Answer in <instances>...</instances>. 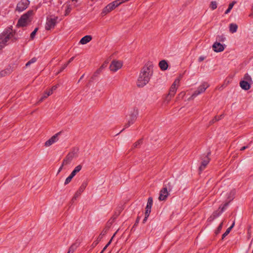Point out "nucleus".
Masks as SVG:
<instances>
[{
    "label": "nucleus",
    "mask_w": 253,
    "mask_h": 253,
    "mask_svg": "<svg viewBox=\"0 0 253 253\" xmlns=\"http://www.w3.org/2000/svg\"><path fill=\"white\" fill-rule=\"evenodd\" d=\"M138 114V109L137 108H134L129 115V118L128 120L127 124H126L127 126H130L134 123L137 119Z\"/></svg>",
    "instance_id": "10"
},
{
    "label": "nucleus",
    "mask_w": 253,
    "mask_h": 253,
    "mask_svg": "<svg viewBox=\"0 0 253 253\" xmlns=\"http://www.w3.org/2000/svg\"><path fill=\"white\" fill-rule=\"evenodd\" d=\"M92 39V38L91 36L86 35L81 39L79 43L81 44H85L90 42Z\"/></svg>",
    "instance_id": "19"
},
{
    "label": "nucleus",
    "mask_w": 253,
    "mask_h": 253,
    "mask_svg": "<svg viewBox=\"0 0 253 253\" xmlns=\"http://www.w3.org/2000/svg\"><path fill=\"white\" fill-rule=\"evenodd\" d=\"M87 182H84L81 186L79 187V189L76 191L75 193L73 198L72 201L76 200L77 198H78L84 192L86 187L87 186Z\"/></svg>",
    "instance_id": "13"
},
{
    "label": "nucleus",
    "mask_w": 253,
    "mask_h": 253,
    "mask_svg": "<svg viewBox=\"0 0 253 253\" xmlns=\"http://www.w3.org/2000/svg\"><path fill=\"white\" fill-rule=\"evenodd\" d=\"M74 252V246H72L69 249V251L67 253H73Z\"/></svg>",
    "instance_id": "40"
},
{
    "label": "nucleus",
    "mask_w": 253,
    "mask_h": 253,
    "mask_svg": "<svg viewBox=\"0 0 253 253\" xmlns=\"http://www.w3.org/2000/svg\"><path fill=\"white\" fill-rule=\"evenodd\" d=\"M205 59V57L204 56H200L199 59H198V61L199 62H202L203 61L204 59Z\"/></svg>",
    "instance_id": "46"
},
{
    "label": "nucleus",
    "mask_w": 253,
    "mask_h": 253,
    "mask_svg": "<svg viewBox=\"0 0 253 253\" xmlns=\"http://www.w3.org/2000/svg\"><path fill=\"white\" fill-rule=\"evenodd\" d=\"M116 234V232L114 234V235L113 236V237H112V238L111 239V240L109 241V242L107 243V244L106 245V246L107 247H108L109 246V245L111 244L114 237L115 236V234Z\"/></svg>",
    "instance_id": "44"
},
{
    "label": "nucleus",
    "mask_w": 253,
    "mask_h": 253,
    "mask_svg": "<svg viewBox=\"0 0 253 253\" xmlns=\"http://www.w3.org/2000/svg\"><path fill=\"white\" fill-rule=\"evenodd\" d=\"M148 216H149L145 215V217H144V218L143 219V223H145L146 222V221L147 220V218L148 217Z\"/></svg>",
    "instance_id": "49"
},
{
    "label": "nucleus",
    "mask_w": 253,
    "mask_h": 253,
    "mask_svg": "<svg viewBox=\"0 0 253 253\" xmlns=\"http://www.w3.org/2000/svg\"><path fill=\"white\" fill-rule=\"evenodd\" d=\"M36 61V58H33L32 59H31L29 61H28L26 64V66L27 67V66H29L30 64H31L32 63H35Z\"/></svg>",
    "instance_id": "35"
},
{
    "label": "nucleus",
    "mask_w": 253,
    "mask_h": 253,
    "mask_svg": "<svg viewBox=\"0 0 253 253\" xmlns=\"http://www.w3.org/2000/svg\"><path fill=\"white\" fill-rule=\"evenodd\" d=\"M169 193L167 187H164L160 191L158 199L159 201H165L167 199Z\"/></svg>",
    "instance_id": "14"
},
{
    "label": "nucleus",
    "mask_w": 253,
    "mask_h": 253,
    "mask_svg": "<svg viewBox=\"0 0 253 253\" xmlns=\"http://www.w3.org/2000/svg\"><path fill=\"white\" fill-rule=\"evenodd\" d=\"M83 77H84V75H83V76L81 77L80 80H81V79H82V78H83Z\"/></svg>",
    "instance_id": "55"
},
{
    "label": "nucleus",
    "mask_w": 253,
    "mask_h": 253,
    "mask_svg": "<svg viewBox=\"0 0 253 253\" xmlns=\"http://www.w3.org/2000/svg\"><path fill=\"white\" fill-rule=\"evenodd\" d=\"M123 65V62L121 60H113L110 63L109 68L111 71L116 72L121 69Z\"/></svg>",
    "instance_id": "7"
},
{
    "label": "nucleus",
    "mask_w": 253,
    "mask_h": 253,
    "mask_svg": "<svg viewBox=\"0 0 253 253\" xmlns=\"http://www.w3.org/2000/svg\"><path fill=\"white\" fill-rule=\"evenodd\" d=\"M38 29L37 28H36L34 30V31H33L32 32V33L30 35V38L31 40H33L34 39V38H35V35L36 34V33L38 31Z\"/></svg>",
    "instance_id": "34"
},
{
    "label": "nucleus",
    "mask_w": 253,
    "mask_h": 253,
    "mask_svg": "<svg viewBox=\"0 0 253 253\" xmlns=\"http://www.w3.org/2000/svg\"><path fill=\"white\" fill-rule=\"evenodd\" d=\"M212 49L215 52H219L223 51L224 47L220 43L215 42L212 45Z\"/></svg>",
    "instance_id": "16"
},
{
    "label": "nucleus",
    "mask_w": 253,
    "mask_h": 253,
    "mask_svg": "<svg viewBox=\"0 0 253 253\" xmlns=\"http://www.w3.org/2000/svg\"><path fill=\"white\" fill-rule=\"evenodd\" d=\"M224 221V220L222 221L220 223V224H219L218 227L217 228V229L215 230V233L216 235L220 233V232L221 231V229L222 228V227H223Z\"/></svg>",
    "instance_id": "30"
},
{
    "label": "nucleus",
    "mask_w": 253,
    "mask_h": 253,
    "mask_svg": "<svg viewBox=\"0 0 253 253\" xmlns=\"http://www.w3.org/2000/svg\"><path fill=\"white\" fill-rule=\"evenodd\" d=\"M74 58V57L71 58L66 64H69L71 62H72Z\"/></svg>",
    "instance_id": "48"
},
{
    "label": "nucleus",
    "mask_w": 253,
    "mask_h": 253,
    "mask_svg": "<svg viewBox=\"0 0 253 253\" xmlns=\"http://www.w3.org/2000/svg\"><path fill=\"white\" fill-rule=\"evenodd\" d=\"M116 234V232L114 234V235L113 236V237H112V238L111 239V240L109 241V242L107 243V244L106 245V246L107 247H108L109 246V245L111 244L114 237L115 236V234Z\"/></svg>",
    "instance_id": "43"
},
{
    "label": "nucleus",
    "mask_w": 253,
    "mask_h": 253,
    "mask_svg": "<svg viewBox=\"0 0 253 253\" xmlns=\"http://www.w3.org/2000/svg\"><path fill=\"white\" fill-rule=\"evenodd\" d=\"M74 177V176L73 175H72L71 174H70V175L68 177H67V178L66 179V180L65 181V183H64L65 185H67L68 183H69Z\"/></svg>",
    "instance_id": "33"
},
{
    "label": "nucleus",
    "mask_w": 253,
    "mask_h": 253,
    "mask_svg": "<svg viewBox=\"0 0 253 253\" xmlns=\"http://www.w3.org/2000/svg\"><path fill=\"white\" fill-rule=\"evenodd\" d=\"M82 169V166L81 165H79L75 167L74 169L71 172V174L75 176L76 174L79 172Z\"/></svg>",
    "instance_id": "25"
},
{
    "label": "nucleus",
    "mask_w": 253,
    "mask_h": 253,
    "mask_svg": "<svg viewBox=\"0 0 253 253\" xmlns=\"http://www.w3.org/2000/svg\"><path fill=\"white\" fill-rule=\"evenodd\" d=\"M185 95V92H181L178 95V98H183Z\"/></svg>",
    "instance_id": "41"
},
{
    "label": "nucleus",
    "mask_w": 253,
    "mask_h": 253,
    "mask_svg": "<svg viewBox=\"0 0 253 253\" xmlns=\"http://www.w3.org/2000/svg\"><path fill=\"white\" fill-rule=\"evenodd\" d=\"M180 80L181 77H178L175 80L173 83L172 84L169 91L171 96H174L176 90L179 86Z\"/></svg>",
    "instance_id": "9"
},
{
    "label": "nucleus",
    "mask_w": 253,
    "mask_h": 253,
    "mask_svg": "<svg viewBox=\"0 0 253 253\" xmlns=\"http://www.w3.org/2000/svg\"><path fill=\"white\" fill-rule=\"evenodd\" d=\"M34 11L29 10L27 13L21 16L19 19L17 26L18 27H25L29 24L32 20Z\"/></svg>",
    "instance_id": "3"
},
{
    "label": "nucleus",
    "mask_w": 253,
    "mask_h": 253,
    "mask_svg": "<svg viewBox=\"0 0 253 253\" xmlns=\"http://www.w3.org/2000/svg\"><path fill=\"white\" fill-rule=\"evenodd\" d=\"M247 148V146H243L241 148V151H243Z\"/></svg>",
    "instance_id": "50"
},
{
    "label": "nucleus",
    "mask_w": 253,
    "mask_h": 253,
    "mask_svg": "<svg viewBox=\"0 0 253 253\" xmlns=\"http://www.w3.org/2000/svg\"><path fill=\"white\" fill-rule=\"evenodd\" d=\"M174 96H171L170 94V93L169 92L168 95L167 96V97H166L165 100H164V103L166 104H168L169 103V102L170 101L171 98L173 97Z\"/></svg>",
    "instance_id": "31"
},
{
    "label": "nucleus",
    "mask_w": 253,
    "mask_h": 253,
    "mask_svg": "<svg viewBox=\"0 0 253 253\" xmlns=\"http://www.w3.org/2000/svg\"><path fill=\"white\" fill-rule=\"evenodd\" d=\"M116 234V232L114 234V235L113 236V237H112V238L111 239V240L109 241V242L107 243V244L106 245V246L107 247H108L109 246V245L111 244L114 237L115 236V234Z\"/></svg>",
    "instance_id": "45"
},
{
    "label": "nucleus",
    "mask_w": 253,
    "mask_h": 253,
    "mask_svg": "<svg viewBox=\"0 0 253 253\" xmlns=\"http://www.w3.org/2000/svg\"><path fill=\"white\" fill-rule=\"evenodd\" d=\"M210 160L209 158L206 157V159L202 161L201 165L199 167V170L200 171H203L206 168L210 162Z\"/></svg>",
    "instance_id": "20"
},
{
    "label": "nucleus",
    "mask_w": 253,
    "mask_h": 253,
    "mask_svg": "<svg viewBox=\"0 0 253 253\" xmlns=\"http://www.w3.org/2000/svg\"><path fill=\"white\" fill-rule=\"evenodd\" d=\"M60 132H58L56 134H55L54 135H53L52 137H51L48 140H47L45 143H44V146L45 147H48L55 143V142H57V141L59 139L58 136L60 134Z\"/></svg>",
    "instance_id": "11"
},
{
    "label": "nucleus",
    "mask_w": 253,
    "mask_h": 253,
    "mask_svg": "<svg viewBox=\"0 0 253 253\" xmlns=\"http://www.w3.org/2000/svg\"><path fill=\"white\" fill-rule=\"evenodd\" d=\"M217 3L215 1H212L210 5V7L212 10H214L217 8Z\"/></svg>",
    "instance_id": "32"
},
{
    "label": "nucleus",
    "mask_w": 253,
    "mask_h": 253,
    "mask_svg": "<svg viewBox=\"0 0 253 253\" xmlns=\"http://www.w3.org/2000/svg\"><path fill=\"white\" fill-rule=\"evenodd\" d=\"M57 88V85H56L53 86L51 88L48 89L47 90H51V94H52L53 93V91L54 90H56Z\"/></svg>",
    "instance_id": "38"
},
{
    "label": "nucleus",
    "mask_w": 253,
    "mask_h": 253,
    "mask_svg": "<svg viewBox=\"0 0 253 253\" xmlns=\"http://www.w3.org/2000/svg\"><path fill=\"white\" fill-rule=\"evenodd\" d=\"M235 225V222H234L233 223V224H232V225L229 227L227 230L226 231H225V232L222 235V239H224V238H225L229 233L231 231V229L233 228V227H234Z\"/></svg>",
    "instance_id": "27"
},
{
    "label": "nucleus",
    "mask_w": 253,
    "mask_h": 253,
    "mask_svg": "<svg viewBox=\"0 0 253 253\" xmlns=\"http://www.w3.org/2000/svg\"><path fill=\"white\" fill-rule=\"evenodd\" d=\"M153 73V66L151 64H146L141 70L137 81V85L142 87L149 82Z\"/></svg>",
    "instance_id": "1"
},
{
    "label": "nucleus",
    "mask_w": 253,
    "mask_h": 253,
    "mask_svg": "<svg viewBox=\"0 0 253 253\" xmlns=\"http://www.w3.org/2000/svg\"><path fill=\"white\" fill-rule=\"evenodd\" d=\"M72 1H75V2H77V0H72Z\"/></svg>",
    "instance_id": "54"
},
{
    "label": "nucleus",
    "mask_w": 253,
    "mask_h": 253,
    "mask_svg": "<svg viewBox=\"0 0 253 253\" xmlns=\"http://www.w3.org/2000/svg\"><path fill=\"white\" fill-rule=\"evenodd\" d=\"M104 66H105V65H102L100 67V69H99V70H101V69H102L104 68Z\"/></svg>",
    "instance_id": "52"
},
{
    "label": "nucleus",
    "mask_w": 253,
    "mask_h": 253,
    "mask_svg": "<svg viewBox=\"0 0 253 253\" xmlns=\"http://www.w3.org/2000/svg\"><path fill=\"white\" fill-rule=\"evenodd\" d=\"M209 86V84L207 83H204L200 85L197 89L193 93L189 100L194 99L199 94L204 92L206 89Z\"/></svg>",
    "instance_id": "8"
},
{
    "label": "nucleus",
    "mask_w": 253,
    "mask_h": 253,
    "mask_svg": "<svg viewBox=\"0 0 253 253\" xmlns=\"http://www.w3.org/2000/svg\"><path fill=\"white\" fill-rule=\"evenodd\" d=\"M121 5L119 0H116L108 4L103 8L101 12L102 16H104L113 10L115 8Z\"/></svg>",
    "instance_id": "4"
},
{
    "label": "nucleus",
    "mask_w": 253,
    "mask_h": 253,
    "mask_svg": "<svg viewBox=\"0 0 253 253\" xmlns=\"http://www.w3.org/2000/svg\"><path fill=\"white\" fill-rule=\"evenodd\" d=\"M238 26L234 23H231L229 25V31L231 33H235L237 31Z\"/></svg>",
    "instance_id": "24"
},
{
    "label": "nucleus",
    "mask_w": 253,
    "mask_h": 253,
    "mask_svg": "<svg viewBox=\"0 0 253 253\" xmlns=\"http://www.w3.org/2000/svg\"><path fill=\"white\" fill-rule=\"evenodd\" d=\"M251 84L250 83L244 81H241L240 82V87L245 90H248L250 89L251 87V84Z\"/></svg>",
    "instance_id": "17"
},
{
    "label": "nucleus",
    "mask_w": 253,
    "mask_h": 253,
    "mask_svg": "<svg viewBox=\"0 0 253 253\" xmlns=\"http://www.w3.org/2000/svg\"><path fill=\"white\" fill-rule=\"evenodd\" d=\"M71 10V8L68 7L67 9L66 10V14H67L69 12H70Z\"/></svg>",
    "instance_id": "47"
},
{
    "label": "nucleus",
    "mask_w": 253,
    "mask_h": 253,
    "mask_svg": "<svg viewBox=\"0 0 253 253\" xmlns=\"http://www.w3.org/2000/svg\"><path fill=\"white\" fill-rule=\"evenodd\" d=\"M153 205V199L152 197H149L148 199V202L146 207L145 208V215L149 216L151 212V209Z\"/></svg>",
    "instance_id": "15"
},
{
    "label": "nucleus",
    "mask_w": 253,
    "mask_h": 253,
    "mask_svg": "<svg viewBox=\"0 0 253 253\" xmlns=\"http://www.w3.org/2000/svg\"><path fill=\"white\" fill-rule=\"evenodd\" d=\"M68 65V64H65L61 68V69H60L59 71L58 72V73H57V74H59V73H60L61 72H62L64 69H65L66 67Z\"/></svg>",
    "instance_id": "37"
},
{
    "label": "nucleus",
    "mask_w": 253,
    "mask_h": 253,
    "mask_svg": "<svg viewBox=\"0 0 253 253\" xmlns=\"http://www.w3.org/2000/svg\"><path fill=\"white\" fill-rule=\"evenodd\" d=\"M29 4L28 0H21L16 6V10L21 12L26 9Z\"/></svg>",
    "instance_id": "12"
},
{
    "label": "nucleus",
    "mask_w": 253,
    "mask_h": 253,
    "mask_svg": "<svg viewBox=\"0 0 253 253\" xmlns=\"http://www.w3.org/2000/svg\"><path fill=\"white\" fill-rule=\"evenodd\" d=\"M235 195V190H232L230 193L229 194V196L228 197V202L226 203H229L231 201H232L234 198V196Z\"/></svg>",
    "instance_id": "26"
},
{
    "label": "nucleus",
    "mask_w": 253,
    "mask_h": 253,
    "mask_svg": "<svg viewBox=\"0 0 253 253\" xmlns=\"http://www.w3.org/2000/svg\"><path fill=\"white\" fill-rule=\"evenodd\" d=\"M220 119L219 116H215L214 118L211 121L210 123L211 124L214 123V122L218 121Z\"/></svg>",
    "instance_id": "36"
},
{
    "label": "nucleus",
    "mask_w": 253,
    "mask_h": 253,
    "mask_svg": "<svg viewBox=\"0 0 253 253\" xmlns=\"http://www.w3.org/2000/svg\"><path fill=\"white\" fill-rule=\"evenodd\" d=\"M15 32L12 29L8 28L0 34V50L2 49L6 45L9 40L15 42L17 39L14 37Z\"/></svg>",
    "instance_id": "2"
},
{
    "label": "nucleus",
    "mask_w": 253,
    "mask_h": 253,
    "mask_svg": "<svg viewBox=\"0 0 253 253\" xmlns=\"http://www.w3.org/2000/svg\"><path fill=\"white\" fill-rule=\"evenodd\" d=\"M168 186H170V183H169Z\"/></svg>",
    "instance_id": "56"
},
{
    "label": "nucleus",
    "mask_w": 253,
    "mask_h": 253,
    "mask_svg": "<svg viewBox=\"0 0 253 253\" xmlns=\"http://www.w3.org/2000/svg\"><path fill=\"white\" fill-rule=\"evenodd\" d=\"M227 205L228 203H225L222 208H221L220 207L219 208V210L220 209V211H216L214 212L213 213V218H215L221 214V213L224 211V209Z\"/></svg>",
    "instance_id": "22"
},
{
    "label": "nucleus",
    "mask_w": 253,
    "mask_h": 253,
    "mask_svg": "<svg viewBox=\"0 0 253 253\" xmlns=\"http://www.w3.org/2000/svg\"><path fill=\"white\" fill-rule=\"evenodd\" d=\"M78 156V150L73 149L72 151L70 152L66 157L64 159L62 162V166H66L69 164L73 159L77 157Z\"/></svg>",
    "instance_id": "5"
},
{
    "label": "nucleus",
    "mask_w": 253,
    "mask_h": 253,
    "mask_svg": "<svg viewBox=\"0 0 253 253\" xmlns=\"http://www.w3.org/2000/svg\"><path fill=\"white\" fill-rule=\"evenodd\" d=\"M249 17H252V18H253V5H252V8H251V13L249 14Z\"/></svg>",
    "instance_id": "42"
},
{
    "label": "nucleus",
    "mask_w": 253,
    "mask_h": 253,
    "mask_svg": "<svg viewBox=\"0 0 253 253\" xmlns=\"http://www.w3.org/2000/svg\"><path fill=\"white\" fill-rule=\"evenodd\" d=\"M242 81L250 83L251 84L253 83V81L251 76L249 75L248 73H246L244 75Z\"/></svg>",
    "instance_id": "23"
},
{
    "label": "nucleus",
    "mask_w": 253,
    "mask_h": 253,
    "mask_svg": "<svg viewBox=\"0 0 253 253\" xmlns=\"http://www.w3.org/2000/svg\"><path fill=\"white\" fill-rule=\"evenodd\" d=\"M63 167V166H62V165L60 167V168L59 169V171H60L61 170V169H62Z\"/></svg>",
    "instance_id": "53"
},
{
    "label": "nucleus",
    "mask_w": 253,
    "mask_h": 253,
    "mask_svg": "<svg viewBox=\"0 0 253 253\" xmlns=\"http://www.w3.org/2000/svg\"><path fill=\"white\" fill-rule=\"evenodd\" d=\"M10 72L8 69H6L4 70H2L0 72V78L5 77L7 75L10 74Z\"/></svg>",
    "instance_id": "28"
},
{
    "label": "nucleus",
    "mask_w": 253,
    "mask_h": 253,
    "mask_svg": "<svg viewBox=\"0 0 253 253\" xmlns=\"http://www.w3.org/2000/svg\"><path fill=\"white\" fill-rule=\"evenodd\" d=\"M236 2L234 1L232 2L231 3H230L229 4V6H228V9L225 12V14H228V13L230 12V11H231V10L232 9V8H233L234 5L236 3Z\"/></svg>",
    "instance_id": "29"
},
{
    "label": "nucleus",
    "mask_w": 253,
    "mask_h": 253,
    "mask_svg": "<svg viewBox=\"0 0 253 253\" xmlns=\"http://www.w3.org/2000/svg\"><path fill=\"white\" fill-rule=\"evenodd\" d=\"M58 17L57 16H50L47 18L46 22L45 24V29L46 30H50L53 29L57 21Z\"/></svg>",
    "instance_id": "6"
},
{
    "label": "nucleus",
    "mask_w": 253,
    "mask_h": 253,
    "mask_svg": "<svg viewBox=\"0 0 253 253\" xmlns=\"http://www.w3.org/2000/svg\"><path fill=\"white\" fill-rule=\"evenodd\" d=\"M159 65L160 69L163 71L166 70L169 66L167 62L165 60L161 61L159 62Z\"/></svg>",
    "instance_id": "21"
},
{
    "label": "nucleus",
    "mask_w": 253,
    "mask_h": 253,
    "mask_svg": "<svg viewBox=\"0 0 253 253\" xmlns=\"http://www.w3.org/2000/svg\"><path fill=\"white\" fill-rule=\"evenodd\" d=\"M107 247L105 246L100 253H103Z\"/></svg>",
    "instance_id": "51"
},
{
    "label": "nucleus",
    "mask_w": 253,
    "mask_h": 253,
    "mask_svg": "<svg viewBox=\"0 0 253 253\" xmlns=\"http://www.w3.org/2000/svg\"><path fill=\"white\" fill-rule=\"evenodd\" d=\"M51 90H48L46 89L42 94L41 97L39 99L38 103H40L42 102L44 99L47 98L49 96L51 95Z\"/></svg>",
    "instance_id": "18"
},
{
    "label": "nucleus",
    "mask_w": 253,
    "mask_h": 253,
    "mask_svg": "<svg viewBox=\"0 0 253 253\" xmlns=\"http://www.w3.org/2000/svg\"><path fill=\"white\" fill-rule=\"evenodd\" d=\"M141 142V140H139L137 142H136L133 145V148H136L137 147L138 145H140V143Z\"/></svg>",
    "instance_id": "39"
}]
</instances>
